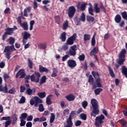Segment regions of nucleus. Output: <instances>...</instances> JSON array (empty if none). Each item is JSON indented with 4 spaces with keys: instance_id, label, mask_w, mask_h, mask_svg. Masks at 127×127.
<instances>
[{
    "instance_id": "f257e3e1",
    "label": "nucleus",
    "mask_w": 127,
    "mask_h": 127,
    "mask_svg": "<svg viewBox=\"0 0 127 127\" xmlns=\"http://www.w3.org/2000/svg\"><path fill=\"white\" fill-rule=\"evenodd\" d=\"M91 104L93 108V110L91 113V116L96 117V116H97V115H99V113H100L98 101L95 99H92L91 100Z\"/></svg>"
},
{
    "instance_id": "f03ea898",
    "label": "nucleus",
    "mask_w": 127,
    "mask_h": 127,
    "mask_svg": "<svg viewBox=\"0 0 127 127\" xmlns=\"http://www.w3.org/2000/svg\"><path fill=\"white\" fill-rule=\"evenodd\" d=\"M42 103V100L40 99L38 97L35 96L31 99L30 101V104L31 106L34 105V107H38L39 104H41Z\"/></svg>"
},
{
    "instance_id": "7ed1b4c3",
    "label": "nucleus",
    "mask_w": 127,
    "mask_h": 127,
    "mask_svg": "<svg viewBox=\"0 0 127 127\" xmlns=\"http://www.w3.org/2000/svg\"><path fill=\"white\" fill-rule=\"evenodd\" d=\"M126 52H127L126 49H123L120 53L119 59L117 60V63L119 65H123V64H124V62L126 61V59H125V54H126Z\"/></svg>"
},
{
    "instance_id": "20e7f679",
    "label": "nucleus",
    "mask_w": 127,
    "mask_h": 127,
    "mask_svg": "<svg viewBox=\"0 0 127 127\" xmlns=\"http://www.w3.org/2000/svg\"><path fill=\"white\" fill-rule=\"evenodd\" d=\"M13 50H15L14 49V46H6L5 47L4 52L5 54L6 58L7 59H10V53L13 51Z\"/></svg>"
},
{
    "instance_id": "39448f33",
    "label": "nucleus",
    "mask_w": 127,
    "mask_h": 127,
    "mask_svg": "<svg viewBox=\"0 0 127 127\" xmlns=\"http://www.w3.org/2000/svg\"><path fill=\"white\" fill-rule=\"evenodd\" d=\"M105 120V116L101 115L100 116L97 117L95 119V125L97 127H102V124L104 122L103 120Z\"/></svg>"
},
{
    "instance_id": "423d86ee",
    "label": "nucleus",
    "mask_w": 127,
    "mask_h": 127,
    "mask_svg": "<svg viewBox=\"0 0 127 127\" xmlns=\"http://www.w3.org/2000/svg\"><path fill=\"white\" fill-rule=\"evenodd\" d=\"M40 76L39 72H35V74L30 76L31 81L32 82H35V83H38Z\"/></svg>"
},
{
    "instance_id": "0eeeda50",
    "label": "nucleus",
    "mask_w": 127,
    "mask_h": 127,
    "mask_svg": "<svg viewBox=\"0 0 127 127\" xmlns=\"http://www.w3.org/2000/svg\"><path fill=\"white\" fill-rule=\"evenodd\" d=\"M77 39V34L74 33L70 37H69L66 40L67 45H73L74 44V41Z\"/></svg>"
},
{
    "instance_id": "6e6552de",
    "label": "nucleus",
    "mask_w": 127,
    "mask_h": 127,
    "mask_svg": "<svg viewBox=\"0 0 127 127\" xmlns=\"http://www.w3.org/2000/svg\"><path fill=\"white\" fill-rule=\"evenodd\" d=\"M75 12H76V8L74 6H71L69 7L67 9V13L69 18H73V16L75 14Z\"/></svg>"
},
{
    "instance_id": "1a4fd4ad",
    "label": "nucleus",
    "mask_w": 127,
    "mask_h": 127,
    "mask_svg": "<svg viewBox=\"0 0 127 127\" xmlns=\"http://www.w3.org/2000/svg\"><path fill=\"white\" fill-rule=\"evenodd\" d=\"M86 5H88V3L86 2L80 3L78 2V5H77V8L79 10H81V11H84L86 8Z\"/></svg>"
},
{
    "instance_id": "9d476101",
    "label": "nucleus",
    "mask_w": 127,
    "mask_h": 127,
    "mask_svg": "<svg viewBox=\"0 0 127 127\" xmlns=\"http://www.w3.org/2000/svg\"><path fill=\"white\" fill-rule=\"evenodd\" d=\"M19 76L20 78H24L25 76V72L24 71V69H21L19 70V71L16 74V78H18Z\"/></svg>"
},
{
    "instance_id": "9b49d317",
    "label": "nucleus",
    "mask_w": 127,
    "mask_h": 127,
    "mask_svg": "<svg viewBox=\"0 0 127 127\" xmlns=\"http://www.w3.org/2000/svg\"><path fill=\"white\" fill-rule=\"evenodd\" d=\"M96 85L95 84H93L92 86V90H94V89H96L97 87L98 88H103V86H102V84H101V79H97L96 80Z\"/></svg>"
},
{
    "instance_id": "f8f14e48",
    "label": "nucleus",
    "mask_w": 127,
    "mask_h": 127,
    "mask_svg": "<svg viewBox=\"0 0 127 127\" xmlns=\"http://www.w3.org/2000/svg\"><path fill=\"white\" fill-rule=\"evenodd\" d=\"M67 63V65L68 67H70V68H75V67H76V62L74 60H69Z\"/></svg>"
},
{
    "instance_id": "ddd939ff",
    "label": "nucleus",
    "mask_w": 127,
    "mask_h": 127,
    "mask_svg": "<svg viewBox=\"0 0 127 127\" xmlns=\"http://www.w3.org/2000/svg\"><path fill=\"white\" fill-rule=\"evenodd\" d=\"M0 92H3V93H5V94L8 93V89L6 85L3 86L0 84Z\"/></svg>"
},
{
    "instance_id": "4468645a",
    "label": "nucleus",
    "mask_w": 127,
    "mask_h": 127,
    "mask_svg": "<svg viewBox=\"0 0 127 127\" xmlns=\"http://www.w3.org/2000/svg\"><path fill=\"white\" fill-rule=\"evenodd\" d=\"M36 92V89L35 88H28L26 90V93L27 95H28L29 96H31V95H33L34 93Z\"/></svg>"
},
{
    "instance_id": "2eb2a0df",
    "label": "nucleus",
    "mask_w": 127,
    "mask_h": 127,
    "mask_svg": "<svg viewBox=\"0 0 127 127\" xmlns=\"http://www.w3.org/2000/svg\"><path fill=\"white\" fill-rule=\"evenodd\" d=\"M65 98L66 99V100H67V101H69V102H71L75 100V95L70 94L69 95L66 96Z\"/></svg>"
},
{
    "instance_id": "dca6fc26",
    "label": "nucleus",
    "mask_w": 127,
    "mask_h": 127,
    "mask_svg": "<svg viewBox=\"0 0 127 127\" xmlns=\"http://www.w3.org/2000/svg\"><path fill=\"white\" fill-rule=\"evenodd\" d=\"M39 71L40 72H45V73H48L49 72V69L46 67H44L41 65H39Z\"/></svg>"
},
{
    "instance_id": "f3484780",
    "label": "nucleus",
    "mask_w": 127,
    "mask_h": 127,
    "mask_svg": "<svg viewBox=\"0 0 127 127\" xmlns=\"http://www.w3.org/2000/svg\"><path fill=\"white\" fill-rule=\"evenodd\" d=\"M20 26L24 29V30H28V25H27V23L26 22L20 23Z\"/></svg>"
},
{
    "instance_id": "a211bd4d",
    "label": "nucleus",
    "mask_w": 127,
    "mask_h": 127,
    "mask_svg": "<svg viewBox=\"0 0 127 127\" xmlns=\"http://www.w3.org/2000/svg\"><path fill=\"white\" fill-rule=\"evenodd\" d=\"M29 37H30V34L26 31L24 32L23 35V42H24V40H25V39H28Z\"/></svg>"
},
{
    "instance_id": "6ab92c4d",
    "label": "nucleus",
    "mask_w": 127,
    "mask_h": 127,
    "mask_svg": "<svg viewBox=\"0 0 127 127\" xmlns=\"http://www.w3.org/2000/svg\"><path fill=\"white\" fill-rule=\"evenodd\" d=\"M92 74L96 80L100 79V75L98 72L93 71H92Z\"/></svg>"
},
{
    "instance_id": "aec40b11",
    "label": "nucleus",
    "mask_w": 127,
    "mask_h": 127,
    "mask_svg": "<svg viewBox=\"0 0 127 127\" xmlns=\"http://www.w3.org/2000/svg\"><path fill=\"white\" fill-rule=\"evenodd\" d=\"M68 26H69V23L67 20H66L64 22L63 24V30H66L67 28H68Z\"/></svg>"
},
{
    "instance_id": "412c9836",
    "label": "nucleus",
    "mask_w": 127,
    "mask_h": 127,
    "mask_svg": "<svg viewBox=\"0 0 127 127\" xmlns=\"http://www.w3.org/2000/svg\"><path fill=\"white\" fill-rule=\"evenodd\" d=\"M94 11L96 13H99V12H100V11H101V9L99 7H98V4L97 3H95L94 4Z\"/></svg>"
},
{
    "instance_id": "4be33fe9",
    "label": "nucleus",
    "mask_w": 127,
    "mask_h": 127,
    "mask_svg": "<svg viewBox=\"0 0 127 127\" xmlns=\"http://www.w3.org/2000/svg\"><path fill=\"white\" fill-rule=\"evenodd\" d=\"M99 52V49L98 48H94L93 50H92L90 52V55L91 56H93L94 54H96V53H98Z\"/></svg>"
},
{
    "instance_id": "5701e85b",
    "label": "nucleus",
    "mask_w": 127,
    "mask_h": 127,
    "mask_svg": "<svg viewBox=\"0 0 127 127\" xmlns=\"http://www.w3.org/2000/svg\"><path fill=\"white\" fill-rule=\"evenodd\" d=\"M13 30H14L13 28H8L6 30V33L8 35H11V34L13 33Z\"/></svg>"
},
{
    "instance_id": "b1692460",
    "label": "nucleus",
    "mask_w": 127,
    "mask_h": 127,
    "mask_svg": "<svg viewBox=\"0 0 127 127\" xmlns=\"http://www.w3.org/2000/svg\"><path fill=\"white\" fill-rule=\"evenodd\" d=\"M115 20L117 23H119V22H121V20H122V17L120 15H117L115 17Z\"/></svg>"
},
{
    "instance_id": "393cba45",
    "label": "nucleus",
    "mask_w": 127,
    "mask_h": 127,
    "mask_svg": "<svg viewBox=\"0 0 127 127\" xmlns=\"http://www.w3.org/2000/svg\"><path fill=\"white\" fill-rule=\"evenodd\" d=\"M37 95L41 98V99H43V98H45L46 97V93L45 92H40L37 94Z\"/></svg>"
},
{
    "instance_id": "a878e982",
    "label": "nucleus",
    "mask_w": 127,
    "mask_h": 127,
    "mask_svg": "<svg viewBox=\"0 0 127 127\" xmlns=\"http://www.w3.org/2000/svg\"><path fill=\"white\" fill-rule=\"evenodd\" d=\"M45 82H46V76L44 75L41 78L40 84L42 85V84H44Z\"/></svg>"
},
{
    "instance_id": "bb28decb",
    "label": "nucleus",
    "mask_w": 127,
    "mask_h": 127,
    "mask_svg": "<svg viewBox=\"0 0 127 127\" xmlns=\"http://www.w3.org/2000/svg\"><path fill=\"white\" fill-rule=\"evenodd\" d=\"M8 93H9V94H11L12 95H14V94L16 93V90L15 89V88L13 87L8 91Z\"/></svg>"
},
{
    "instance_id": "cd10ccee",
    "label": "nucleus",
    "mask_w": 127,
    "mask_h": 127,
    "mask_svg": "<svg viewBox=\"0 0 127 127\" xmlns=\"http://www.w3.org/2000/svg\"><path fill=\"white\" fill-rule=\"evenodd\" d=\"M89 5L90 6L89 8H88L89 13L91 14V15H94V13H93V7H92V4L89 3Z\"/></svg>"
},
{
    "instance_id": "c85d7f7f",
    "label": "nucleus",
    "mask_w": 127,
    "mask_h": 127,
    "mask_svg": "<svg viewBox=\"0 0 127 127\" xmlns=\"http://www.w3.org/2000/svg\"><path fill=\"white\" fill-rule=\"evenodd\" d=\"M122 73L126 76V77L127 78V68L126 67V66H123L122 67Z\"/></svg>"
},
{
    "instance_id": "c756f323",
    "label": "nucleus",
    "mask_w": 127,
    "mask_h": 127,
    "mask_svg": "<svg viewBox=\"0 0 127 127\" xmlns=\"http://www.w3.org/2000/svg\"><path fill=\"white\" fill-rule=\"evenodd\" d=\"M30 10H31V8L30 7L25 9L24 10V16H27V12H30Z\"/></svg>"
},
{
    "instance_id": "7c9ffc66",
    "label": "nucleus",
    "mask_w": 127,
    "mask_h": 127,
    "mask_svg": "<svg viewBox=\"0 0 127 127\" xmlns=\"http://www.w3.org/2000/svg\"><path fill=\"white\" fill-rule=\"evenodd\" d=\"M61 39L62 41H65L66 40V33L65 32L61 34Z\"/></svg>"
},
{
    "instance_id": "2f4dec72",
    "label": "nucleus",
    "mask_w": 127,
    "mask_h": 127,
    "mask_svg": "<svg viewBox=\"0 0 127 127\" xmlns=\"http://www.w3.org/2000/svg\"><path fill=\"white\" fill-rule=\"evenodd\" d=\"M55 120V115H54V114L51 113L50 120V122L51 123V124H52V123L54 122Z\"/></svg>"
},
{
    "instance_id": "473e14b6",
    "label": "nucleus",
    "mask_w": 127,
    "mask_h": 127,
    "mask_svg": "<svg viewBox=\"0 0 127 127\" xmlns=\"http://www.w3.org/2000/svg\"><path fill=\"white\" fill-rule=\"evenodd\" d=\"M91 38V36L89 34H84V41H87V40H90Z\"/></svg>"
},
{
    "instance_id": "72a5a7b5",
    "label": "nucleus",
    "mask_w": 127,
    "mask_h": 127,
    "mask_svg": "<svg viewBox=\"0 0 127 127\" xmlns=\"http://www.w3.org/2000/svg\"><path fill=\"white\" fill-rule=\"evenodd\" d=\"M102 91H103V89L100 88H97L94 90V93L95 95H99Z\"/></svg>"
},
{
    "instance_id": "f704fd0d",
    "label": "nucleus",
    "mask_w": 127,
    "mask_h": 127,
    "mask_svg": "<svg viewBox=\"0 0 127 127\" xmlns=\"http://www.w3.org/2000/svg\"><path fill=\"white\" fill-rule=\"evenodd\" d=\"M80 20L83 22L86 20V16L83 12L82 13L81 15L80 16Z\"/></svg>"
},
{
    "instance_id": "c9c22d12",
    "label": "nucleus",
    "mask_w": 127,
    "mask_h": 127,
    "mask_svg": "<svg viewBox=\"0 0 127 127\" xmlns=\"http://www.w3.org/2000/svg\"><path fill=\"white\" fill-rule=\"evenodd\" d=\"M64 116L65 117H67L68 115L69 114V110L68 109H65L64 110L63 112Z\"/></svg>"
},
{
    "instance_id": "e433bc0d",
    "label": "nucleus",
    "mask_w": 127,
    "mask_h": 127,
    "mask_svg": "<svg viewBox=\"0 0 127 127\" xmlns=\"http://www.w3.org/2000/svg\"><path fill=\"white\" fill-rule=\"evenodd\" d=\"M58 72L57 68H54L53 72L52 74V77H56V76H57Z\"/></svg>"
},
{
    "instance_id": "4c0bfd02",
    "label": "nucleus",
    "mask_w": 127,
    "mask_h": 127,
    "mask_svg": "<svg viewBox=\"0 0 127 127\" xmlns=\"http://www.w3.org/2000/svg\"><path fill=\"white\" fill-rule=\"evenodd\" d=\"M27 118V114L26 113H23L21 114V117H20V120H23L24 121Z\"/></svg>"
},
{
    "instance_id": "58836bf2",
    "label": "nucleus",
    "mask_w": 127,
    "mask_h": 127,
    "mask_svg": "<svg viewBox=\"0 0 127 127\" xmlns=\"http://www.w3.org/2000/svg\"><path fill=\"white\" fill-rule=\"evenodd\" d=\"M67 54L71 56H75V55H76V51L70 50L68 52Z\"/></svg>"
},
{
    "instance_id": "ea45409f",
    "label": "nucleus",
    "mask_w": 127,
    "mask_h": 127,
    "mask_svg": "<svg viewBox=\"0 0 127 127\" xmlns=\"http://www.w3.org/2000/svg\"><path fill=\"white\" fill-rule=\"evenodd\" d=\"M108 69L111 76L114 78V77H115V74H114V71H113L112 69L111 68V67H109Z\"/></svg>"
},
{
    "instance_id": "a19ab883",
    "label": "nucleus",
    "mask_w": 127,
    "mask_h": 127,
    "mask_svg": "<svg viewBox=\"0 0 127 127\" xmlns=\"http://www.w3.org/2000/svg\"><path fill=\"white\" fill-rule=\"evenodd\" d=\"M51 97V95H49L47 97L46 102L48 105H51V99H50Z\"/></svg>"
},
{
    "instance_id": "79ce46f5",
    "label": "nucleus",
    "mask_w": 127,
    "mask_h": 127,
    "mask_svg": "<svg viewBox=\"0 0 127 127\" xmlns=\"http://www.w3.org/2000/svg\"><path fill=\"white\" fill-rule=\"evenodd\" d=\"M87 21H91L93 22L94 20H95V18L94 17H92L91 16H87Z\"/></svg>"
},
{
    "instance_id": "37998d69",
    "label": "nucleus",
    "mask_w": 127,
    "mask_h": 127,
    "mask_svg": "<svg viewBox=\"0 0 127 127\" xmlns=\"http://www.w3.org/2000/svg\"><path fill=\"white\" fill-rule=\"evenodd\" d=\"M0 121H10V117L8 116V117H3L1 119Z\"/></svg>"
},
{
    "instance_id": "c03bdc74",
    "label": "nucleus",
    "mask_w": 127,
    "mask_h": 127,
    "mask_svg": "<svg viewBox=\"0 0 127 127\" xmlns=\"http://www.w3.org/2000/svg\"><path fill=\"white\" fill-rule=\"evenodd\" d=\"M121 15H122V17L124 19H126L127 20V13L126 11H124L121 13Z\"/></svg>"
},
{
    "instance_id": "a18cd8bd",
    "label": "nucleus",
    "mask_w": 127,
    "mask_h": 127,
    "mask_svg": "<svg viewBox=\"0 0 127 127\" xmlns=\"http://www.w3.org/2000/svg\"><path fill=\"white\" fill-rule=\"evenodd\" d=\"M35 22L34 20H32L30 22V30H32V29H33V25Z\"/></svg>"
},
{
    "instance_id": "49530a36",
    "label": "nucleus",
    "mask_w": 127,
    "mask_h": 127,
    "mask_svg": "<svg viewBox=\"0 0 127 127\" xmlns=\"http://www.w3.org/2000/svg\"><path fill=\"white\" fill-rule=\"evenodd\" d=\"M80 117L82 120H83V121H86L87 120V116L86 115V114H81Z\"/></svg>"
},
{
    "instance_id": "de8ad7c7",
    "label": "nucleus",
    "mask_w": 127,
    "mask_h": 127,
    "mask_svg": "<svg viewBox=\"0 0 127 127\" xmlns=\"http://www.w3.org/2000/svg\"><path fill=\"white\" fill-rule=\"evenodd\" d=\"M39 112H43L44 111V107H43V105L42 104L39 105Z\"/></svg>"
},
{
    "instance_id": "09e8293b",
    "label": "nucleus",
    "mask_w": 127,
    "mask_h": 127,
    "mask_svg": "<svg viewBox=\"0 0 127 127\" xmlns=\"http://www.w3.org/2000/svg\"><path fill=\"white\" fill-rule=\"evenodd\" d=\"M14 38H12V37H10L8 39V42L9 43V44H13V43H14Z\"/></svg>"
},
{
    "instance_id": "8fccbe9b",
    "label": "nucleus",
    "mask_w": 127,
    "mask_h": 127,
    "mask_svg": "<svg viewBox=\"0 0 127 127\" xmlns=\"http://www.w3.org/2000/svg\"><path fill=\"white\" fill-rule=\"evenodd\" d=\"M88 82L89 83H90V84H93V82H94V78H93V76H92V75L89 76Z\"/></svg>"
},
{
    "instance_id": "3c124183",
    "label": "nucleus",
    "mask_w": 127,
    "mask_h": 127,
    "mask_svg": "<svg viewBox=\"0 0 127 127\" xmlns=\"http://www.w3.org/2000/svg\"><path fill=\"white\" fill-rule=\"evenodd\" d=\"M28 66L29 68H30V69H32V66H33L32 62L30 60V59H28Z\"/></svg>"
},
{
    "instance_id": "603ef678",
    "label": "nucleus",
    "mask_w": 127,
    "mask_h": 127,
    "mask_svg": "<svg viewBox=\"0 0 127 127\" xmlns=\"http://www.w3.org/2000/svg\"><path fill=\"white\" fill-rule=\"evenodd\" d=\"M120 123L121 125H123V127H126V125H127V121H126L124 119H122L120 121Z\"/></svg>"
},
{
    "instance_id": "864d4df0",
    "label": "nucleus",
    "mask_w": 127,
    "mask_h": 127,
    "mask_svg": "<svg viewBox=\"0 0 127 127\" xmlns=\"http://www.w3.org/2000/svg\"><path fill=\"white\" fill-rule=\"evenodd\" d=\"M82 106L83 108L86 109V108L87 107V106H88V102L86 101H83L82 103Z\"/></svg>"
},
{
    "instance_id": "5fc2aeb1",
    "label": "nucleus",
    "mask_w": 127,
    "mask_h": 127,
    "mask_svg": "<svg viewBox=\"0 0 127 127\" xmlns=\"http://www.w3.org/2000/svg\"><path fill=\"white\" fill-rule=\"evenodd\" d=\"M19 104H23L25 103V98L24 96H22L19 101Z\"/></svg>"
},
{
    "instance_id": "6e6d98bb",
    "label": "nucleus",
    "mask_w": 127,
    "mask_h": 127,
    "mask_svg": "<svg viewBox=\"0 0 127 127\" xmlns=\"http://www.w3.org/2000/svg\"><path fill=\"white\" fill-rule=\"evenodd\" d=\"M78 58L80 61H84V60H85V55L84 54H82L79 56Z\"/></svg>"
},
{
    "instance_id": "4d7b16f0",
    "label": "nucleus",
    "mask_w": 127,
    "mask_h": 127,
    "mask_svg": "<svg viewBox=\"0 0 127 127\" xmlns=\"http://www.w3.org/2000/svg\"><path fill=\"white\" fill-rule=\"evenodd\" d=\"M20 125L21 127H24L25 126V124H26V122H25L24 120H20Z\"/></svg>"
},
{
    "instance_id": "13d9d810",
    "label": "nucleus",
    "mask_w": 127,
    "mask_h": 127,
    "mask_svg": "<svg viewBox=\"0 0 127 127\" xmlns=\"http://www.w3.org/2000/svg\"><path fill=\"white\" fill-rule=\"evenodd\" d=\"M55 19L58 24H59V23H60V17H59V16H56L55 17Z\"/></svg>"
},
{
    "instance_id": "bf43d9fd",
    "label": "nucleus",
    "mask_w": 127,
    "mask_h": 127,
    "mask_svg": "<svg viewBox=\"0 0 127 127\" xmlns=\"http://www.w3.org/2000/svg\"><path fill=\"white\" fill-rule=\"evenodd\" d=\"M81 124H82V122L78 120L75 123V127H79V126H81Z\"/></svg>"
},
{
    "instance_id": "052dcab7",
    "label": "nucleus",
    "mask_w": 127,
    "mask_h": 127,
    "mask_svg": "<svg viewBox=\"0 0 127 127\" xmlns=\"http://www.w3.org/2000/svg\"><path fill=\"white\" fill-rule=\"evenodd\" d=\"M11 121L9 120L8 121H6L5 122V127H8L9 125H10Z\"/></svg>"
},
{
    "instance_id": "680f3d73",
    "label": "nucleus",
    "mask_w": 127,
    "mask_h": 127,
    "mask_svg": "<svg viewBox=\"0 0 127 127\" xmlns=\"http://www.w3.org/2000/svg\"><path fill=\"white\" fill-rule=\"evenodd\" d=\"M91 43H92V46H95V45L96 44V39L95 38H92Z\"/></svg>"
},
{
    "instance_id": "e2e57ef3",
    "label": "nucleus",
    "mask_w": 127,
    "mask_h": 127,
    "mask_svg": "<svg viewBox=\"0 0 127 127\" xmlns=\"http://www.w3.org/2000/svg\"><path fill=\"white\" fill-rule=\"evenodd\" d=\"M68 57H69V56L67 55L63 57L62 61H63V62L66 61L67 60V59H68Z\"/></svg>"
},
{
    "instance_id": "0e129e2a",
    "label": "nucleus",
    "mask_w": 127,
    "mask_h": 127,
    "mask_svg": "<svg viewBox=\"0 0 127 127\" xmlns=\"http://www.w3.org/2000/svg\"><path fill=\"white\" fill-rule=\"evenodd\" d=\"M70 48L73 51H76V50H77V46H76V45L71 46Z\"/></svg>"
},
{
    "instance_id": "69168bd1",
    "label": "nucleus",
    "mask_w": 127,
    "mask_h": 127,
    "mask_svg": "<svg viewBox=\"0 0 127 127\" xmlns=\"http://www.w3.org/2000/svg\"><path fill=\"white\" fill-rule=\"evenodd\" d=\"M32 119H33V117L32 116H29L27 118V121L28 122L32 121Z\"/></svg>"
},
{
    "instance_id": "338daca9",
    "label": "nucleus",
    "mask_w": 127,
    "mask_h": 127,
    "mask_svg": "<svg viewBox=\"0 0 127 127\" xmlns=\"http://www.w3.org/2000/svg\"><path fill=\"white\" fill-rule=\"evenodd\" d=\"M62 49L63 50L65 51V50H67L68 49V46L67 45H64L63 46Z\"/></svg>"
},
{
    "instance_id": "774afa93",
    "label": "nucleus",
    "mask_w": 127,
    "mask_h": 127,
    "mask_svg": "<svg viewBox=\"0 0 127 127\" xmlns=\"http://www.w3.org/2000/svg\"><path fill=\"white\" fill-rule=\"evenodd\" d=\"M26 126L27 127H32V123L31 122H28Z\"/></svg>"
}]
</instances>
